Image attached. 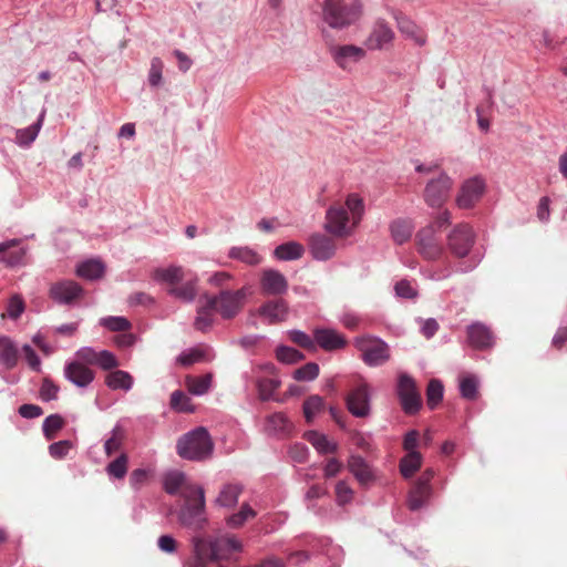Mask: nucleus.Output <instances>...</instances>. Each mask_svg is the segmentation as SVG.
<instances>
[{
    "mask_svg": "<svg viewBox=\"0 0 567 567\" xmlns=\"http://www.w3.org/2000/svg\"><path fill=\"white\" fill-rule=\"evenodd\" d=\"M171 406L178 412H193L194 406L190 399L183 391H174L171 395Z\"/></svg>",
    "mask_w": 567,
    "mask_h": 567,
    "instance_id": "obj_51",
    "label": "nucleus"
},
{
    "mask_svg": "<svg viewBox=\"0 0 567 567\" xmlns=\"http://www.w3.org/2000/svg\"><path fill=\"white\" fill-rule=\"evenodd\" d=\"M20 239H10L0 243V261L7 267H16L23 265L27 250L24 248H18L12 250L20 245Z\"/></svg>",
    "mask_w": 567,
    "mask_h": 567,
    "instance_id": "obj_21",
    "label": "nucleus"
},
{
    "mask_svg": "<svg viewBox=\"0 0 567 567\" xmlns=\"http://www.w3.org/2000/svg\"><path fill=\"white\" fill-rule=\"evenodd\" d=\"M414 224L408 218H396L390 224V233L394 243L402 245L406 243L413 233Z\"/></svg>",
    "mask_w": 567,
    "mask_h": 567,
    "instance_id": "obj_26",
    "label": "nucleus"
},
{
    "mask_svg": "<svg viewBox=\"0 0 567 567\" xmlns=\"http://www.w3.org/2000/svg\"><path fill=\"white\" fill-rule=\"evenodd\" d=\"M125 431L121 426H115L111 436L104 443V451L106 456H112L114 453L118 452L125 441Z\"/></svg>",
    "mask_w": 567,
    "mask_h": 567,
    "instance_id": "obj_43",
    "label": "nucleus"
},
{
    "mask_svg": "<svg viewBox=\"0 0 567 567\" xmlns=\"http://www.w3.org/2000/svg\"><path fill=\"white\" fill-rule=\"evenodd\" d=\"M101 326L110 331L126 332L131 330L132 323L124 317H106L100 321Z\"/></svg>",
    "mask_w": 567,
    "mask_h": 567,
    "instance_id": "obj_50",
    "label": "nucleus"
},
{
    "mask_svg": "<svg viewBox=\"0 0 567 567\" xmlns=\"http://www.w3.org/2000/svg\"><path fill=\"white\" fill-rule=\"evenodd\" d=\"M422 456L419 452L412 451L405 455L400 463L401 474L409 478L421 467Z\"/></svg>",
    "mask_w": 567,
    "mask_h": 567,
    "instance_id": "obj_41",
    "label": "nucleus"
},
{
    "mask_svg": "<svg viewBox=\"0 0 567 567\" xmlns=\"http://www.w3.org/2000/svg\"><path fill=\"white\" fill-rule=\"evenodd\" d=\"M71 447L72 443L70 441L64 440L51 444L49 446V452L53 458L60 460L66 456Z\"/></svg>",
    "mask_w": 567,
    "mask_h": 567,
    "instance_id": "obj_63",
    "label": "nucleus"
},
{
    "mask_svg": "<svg viewBox=\"0 0 567 567\" xmlns=\"http://www.w3.org/2000/svg\"><path fill=\"white\" fill-rule=\"evenodd\" d=\"M395 19L400 32L412 39L417 45L425 44L426 35L412 20L403 16H396Z\"/></svg>",
    "mask_w": 567,
    "mask_h": 567,
    "instance_id": "obj_27",
    "label": "nucleus"
},
{
    "mask_svg": "<svg viewBox=\"0 0 567 567\" xmlns=\"http://www.w3.org/2000/svg\"><path fill=\"white\" fill-rule=\"evenodd\" d=\"M289 312V303L281 297L264 302L258 309V315L268 324H278L285 322L288 319Z\"/></svg>",
    "mask_w": 567,
    "mask_h": 567,
    "instance_id": "obj_14",
    "label": "nucleus"
},
{
    "mask_svg": "<svg viewBox=\"0 0 567 567\" xmlns=\"http://www.w3.org/2000/svg\"><path fill=\"white\" fill-rule=\"evenodd\" d=\"M398 394L403 411L406 414L416 413L422 404L420 392L416 388L415 381L406 375L401 374L398 383Z\"/></svg>",
    "mask_w": 567,
    "mask_h": 567,
    "instance_id": "obj_11",
    "label": "nucleus"
},
{
    "mask_svg": "<svg viewBox=\"0 0 567 567\" xmlns=\"http://www.w3.org/2000/svg\"><path fill=\"white\" fill-rule=\"evenodd\" d=\"M355 227L352 226L351 217L342 204L336 203L327 210L324 228L332 236L346 238Z\"/></svg>",
    "mask_w": 567,
    "mask_h": 567,
    "instance_id": "obj_6",
    "label": "nucleus"
},
{
    "mask_svg": "<svg viewBox=\"0 0 567 567\" xmlns=\"http://www.w3.org/2000/svg\"><path fill=\"white\" fill-rule=\"evenodd\" d=\"M396 295L401 298L414 299L417 296V290L411 281L402 279L394 286Z\"/></svg>",
    "mask_w": 567,
    "mask_h": 567,
    "instance_id": "obj_60",
    "label": "nucleus"
},
{
    "mask_svg": "<svg viewBox=\"0 0 567 567\" xmlns=\"http://www.w3.org/2000/svg\"><path fill=\"white\" fill-rule=\"evenodd\" d=\"M212 381L213 374L210 373L200 377L187 375L185 378V385L192 394L203 395L209 390Z\"/></svg>",
    "mask_w": 567,
    "mask_h": 567,
    "instance_id": "obj_36",
    "label": "nucleus"
},
{
    "mask_svg": "<svg viewBox=\"0 0 567 567\" xmlns=\"http://www.w3.org/2000/svg\"><path fill=\"white\" fill-rule=\"evenodd\" d=\"M349 412L357 417H365L370 413L369 385L361 383L349 392L346 398Z\"/></svg>",
    "mask_w": 567,
    "mask_h": 567,
    "instance_id": "obj_15",
    "label": "nucleus"
},
{
    "mask_svg": "<svg viewBox=\"0 0 567 567\" xmlns=\"http://www.w3.org/2000/svg\"><path fill=\"white\" fill-rule=\"evenodd\" d=\"M484 188L485 184L478 177L465 181L456 197V205L463 209L473 207L482 197Z\"/></svg>",
    "mask_w": 567,
    "mask_h": 567,
    "instance_id": "obj_17",
    "label": "nucleus"
},
{
    "mask_svg": "<svg viewBox=\"0 0 567 567\" xmlns=\"http://www.w3.org/2000/svg\"><path fill=\"white\" fill-rule=\"evenodd\" d=\"M343 206L351 217L352 226H358L364 212L363 199L358 194H350Z\"/></svg>",
    "mask_w": 567,
    "mask_h": 567,
    "instance_id": "obj_40",
    "label": "nucleus"
},
{
    "mask_svg": "<svg viewBox=\"0 0 567 567\" xmlns=\"http://www.w3.org/2000/svg\"><path fill=\"white\" fill-rule=\"evenodd\" d=\"M96 364L103 370H111L117 368L120 362L112 352L103 350L99 352Z\"/></svg>",
    "mask_w": 567,
    "mask_h": 567,
    "instance_id": "obj_61",
    "label": "nucleus"
},
{
    "mask_svg": "<svg viewBox=\"0 0 567 567\" xmlns=\"http://www.w3.org/2000/svg\"><path fill=\"white\" fill-rule=\"evenodd\" d=\"M216 315L218 313L216 312L213 300H210V295H203L198 301L194 328L198 331L206 332L214 326Z\"/></svg>",
    "mask_w": 567,
    "mask_h": 567,
    "instance_id": "obj_18",
    "label": "nucleus"
},
{
    "mask_svg": "<svg viewBox=\"0 0 567 567\" xmlns=\"http://www.w3.org/2000/svg\"><path fill=\"white\" fill-rule=\"evenodd\" d=\"M164 62L155 56L151 60V66L148 71V83L151 86L156 87L162 84L163 80Z\"/></svg>",
    "mask_w": 567,
    "mask_h": 567,
    "instance_id": "obj_54",
    "label": "nucleus"
},
{
    "mask_svg": "<svg viewBox=\"0 0 567 567\" xmlns=\"http://www.w3.org/2000/svg\"><path fill=\"white\" fill-rule=\"evenodd\" d=\"M310 252L317 260H328L332 258L337 250L334 238L324 234H315L309 240Z\"/></svg>",
    "mask_w": 567,
    "mask_h": 567,
    "instance_id": "obj_19",
    "label": "nucleus"
},
{
    "mask_svg": "<svg viewBox=\"0 0 567 567\" xmlns=\"http://www.w3.org/2000/svg\"><path fill=\"white\" fill-rule=\"evenodd\" d=\"M453 181L442 173L437 178L429 181L424 188L423 198L432 208H440L450 198Z\"/></svg>",
    "mask_w": 567,
    "mask_h": 567,
    "instance_id": "obj_9",
    "label": "nucleus"
},
{
    "mask_svg": "<svg viewBox=\"0 0 567 567\" xmlns=\"http://www.w3.org/2000/svg\"><path fill=\"white\" fill-rule=\"evenodd\" d=\"M228 257L240 260L249 266H256L261 261V257L248 247H233L228 252Z\"/></svg>",
    "mask_w": 567,
    "mask_h": 567,
    "instance_id": "obj_42",
    "label": "nucleus"
},
{
    "mask_svg": "<svg viewBox=\"0 0 567 567\" xmlns=\"http://www.w3.org/2000/svg\"><path fill=\"white\" fill-rule=\"evenodd\" d=\"M337 502L340 505H344L351 502L353 497V491L346 481H340L336 485Z\"/></svg>",
    "mask_w": 567,
    "mask_h": 567,
    "instance_id": "obj_62",
    "label": "nucleus"
},
{
    "mask_svg": "<svg viewBox=\"0 0 567 567\" xmlns=\"http://www.w3.org/2000/svg\"><path fill=\"white\" fill-rule=\"evenodd\" d=\"M204 358V352L199 349H193L188 352H183L177 358L178 363L185 367H189L195 362L200 361Z\"/></svg>",
    "mask_w": 567,
    "mask_h": 567,
    "instance_id": "obj_64",
    "label": "nucleus"
},
{
    "mask_svg": "<svg viewBox=\"0 0 567 567\" xmlns=\"http://www.w3.org/2000/svg\"><path fill=\"white\" fill-rule=\"evenodd\" d=\"M268 426L277 432H288L291 424L284 413H275L267 420Z\"/></svg>",
    "mask_w": 567,
    "mask_h": 567,
    "instance_id": "obj_57",
    "label": "nucleus"
},
{
    "mask_svg": "<svg viewBox=\"0 0 567 567\" xmlns=\"http://www.w3.org/2000/svg\"><path fill=\"white\" fill-rule=\"evenodd\" d=\"M259 394L262 400H267L280 386V382L276 379L262 378L257 383Z\"/></svg>",
    "mask_w": 567,
    "mask_h": 567,
    "instance_id": "obj_56",
    "label": "nucleus"
},
{
    "mask_svg": "<svg viewBox=\"0 0 567 567\" xmlns=\"http://www.w3.org/2000/svg\"><path fill=\"white\" fill-rule=\"evenodd\" d=\"M288 337L291 342L303 348L305 350L312 352L317 349L315 338L312 339L310 336L300 330L288 331Z\"/></svg>",
    "mask_w": 567,
    "mask_h": 567,
    "instance_id": "obj_52",
    "label": "nucleus"
},
{
    "mask_svg": "<svg viewBox=\"0 0 567 567\" xmlns=\"http://www.w3.org/2000/svg\"><path fill=\"white\" fill-rule=\"evenodd\" d=\"M103 274L104 265L96 259L83 261L76 267V275L89 280L99 279L103 276Z\"/></svg>",
    "mask_w": 567,
    "mask_h": 567,
    "instance_id": "obj_35",
    "label": "nucleus"
},
{
    "mask_svg": "<svg viewBox=\"0 0 567 567\" xmlns=\"http://www.w3.org/2000/svg\"><path fill=\"white\" fill-rule=\"evenodd\" d=\"M288 280L278 270L268 268L260 274V291L264 296L281 297L287 293Z\"/></svg>",
    "mask_w": 567,
    "mask_h": 567,
    "instance_id": "obj_12",
    "label": "nucleus"
},
{
    "mask_svg": "<svg viewBox=\"0 0 567 567\" xmlns=\"http://www.w3.org/2000/svg\"><path fill=\"white\" fill-rule=\"evenodd\" d=\"M65 378L80 388L87 386L94 380V372L79 361L69 363L64 369Z\"/></svg>",
    "mask_w": 567,
    "mask_h": 567,
    "instance_id": "obj_23",
    "label": "nucleus"
},
{
    "mask_svg": "<svg viewBox=\"0 0 567 567\" xmlns=\"http://www.w3.org/2000/svg\"><path fill=\"white\" fill-rule=\"evenodd\" d=\"M468 343L475 349H486L493 346V333L483 323L475 322L467 328Z\"/></svg>",
    "mask_w": 567,
    "mask_h": 567,
    "instance_id": "obj_24",
    "label": "nucleus"
},
{
    "mask_svg": "<svg viewBox=\"0 0 567 567\" xmlns=\"http://www.w3.org/2000/svg\"><path fill=\"white\" fill-rule=\"evenodd\" d=\"M306 440L321 454L336 453L338 444L329 441L324 434L317 431H309L305 434Z\"/></svg>",
    "mask_w": 567,
    "mask_h": 567,
    "instance_id": "obj_30",
    "label": "nucleus"
},
{
    "mask_svg": "<svg viewBox=\"0 0 567 567\" xmlns=\"http://www.w3.org/2000/svg\"><path fill=\"white\" fill-rule=\"evenodd\" d=\"M25 303L21 296L14 295L10 298L7 306V313L9 318L17 320L24 311Z\"/></svg>",
    "mask_w": 567,
    "mask_h": 567,
    "instance_id": "obj_58",
    "label": "nucleus"
},
{
    "mask_svg": "<svg viewBox=\"0 0 567 567\" xmlns=\"http://www.w3.org/2000/svg\"><path fill=\"white\" fill-rule=\"evenodd\" d=\"M105 384L112 390H131L133 385L132 375L123 370H115L105 377Z\"/></svg>",
    "mask_w": 567,
    "mask_h": 567,
    "instance_id": "obj_32",
    "label": "nucleus"
},
{
    "mask_svg": "<svg viewBox=\"0 0 567 567\" xmlns=\"http://www.w3.org/2000/svg\"><path fill=\"white\" fill-rule=\"evenodd\" d=\"M196 284V279H190L181 286L169 287L167 292L184 302H192L197 296Z\"/></svg>",
    "mask_w": 567,
    "mask_h": 567,
    "instance_id": "obj_37",
    "label": "nucleus"
},
{
    "mask_svg": "<svg viewBox=\"0 0 567 567\" xmlns=\"http://www.w3.org/2000/svg\"><path fill=\"white\" fill-rule=\"evenodd\" d=\"M333 61L342 70H350L365 56V51L353 44L336 45L330 50Z\"/></svg>",
    "mask_w": 567,
    "mask_h": 567,
    "instance_id": "obj_16",
    "label": "nucleus"
},
{
    "mask_svg": "<svg viewBox=\"0 0 567 567\" xmlns=\"http://www.w3.org/2000/svg\"><path fill=\"white\" fill-rule=\"evenodd\" d=\"M176 450L185 460L204 461L210 457L214 443L205 427H197L178 440Z\"/></svg>",
    "mask_w": 567,
    "mask_h": 567,
    "instance_id": "obj_2",
    "label": "nucleus"
},
{
    "mask_svg": "<svg viewBox=\"0 0 567 567\" xmlns=\"http://www.w3.org/2000/svg\"><path fill=\"white\" fill-rule=\"evenodd\" d=\"M188 486H194L193 484H188L186 482V476L183 472L179 471H172L168 472L164 477V489L166 493L171 495H175L179 488H184L183 496L185 494H188Z\"/></svg>",
    "mask_w": 567,
    "mask_h": 567,
    "instance_id": "obj_29",
    "label": "nucleus"
},
{
    "mask_svg": "<svg viewBox=\"0 0 567 567\" xmlns=\"http://www.w3.org/2000/svg\"><path fill=\"white\" fill-rule=\"evenodd\" d=\"M64 426V420L59 414L49 415L43 422V433L48 440L55 437V434Z\"/></svg>",
    "mask_w": 567,
    "mask_h": 567,
    "instance_id": "obj_49",
    "label": "nucleus"
},
{
    "mask_svg": "<svg viewBox=\"0 0 567 567\" xmlns=\"http://www.w3.org/2000/svg\"><path fill=\"white\" fill-rule=\"evenodd\" d=\"M203 545L206 547L212 561L228 559L233 551L241 550V543L235 536H218L215 538L204 539Z\"/></svg>",
    "mask_w": 567,
    "mask_h": 567,
    "instance_id": "obj_10",
    "label": "nucleus"
},
{
    "mask_svg": "<svg viewBox=\"0 0 567 567\" xmlns=\"http://www.w3.org/2000/svg\"><path fill=\"white\" fill-rule=\"evenodd\" d=\"M83 288L73 280H61L51 285L49 296L55 302L70 305L81 299Z\"/></svg>",
    "mask_w": 567,
    "mask_h": 567,
    "instance_id": "obj_13",
    "label": "nucleus"
},
{
    "mask_svg": "<svg viewBox=\"0 0 567 567\" xmlns=\"http://www.w3.org/2000/svg\"><path fill=\"white\" fill-rule=\"evenodd\" d=\"M393 39L394 32L392 29L385 23L379 22L370 33L365 44L370 50H380L385 44L391 43Z\"/></svg>",
    "mask_w": 567,
    "mask_h": 567,
    "instance_id": "obj_25",
    "label": "nucleus"
},
{
    "mask_svg": "<svg viewBox=\"0 0 567 567\" xmlns=\"http://www.w3.org/2000/svg\"><path fill=\"white\" fill-rule=\"evenodd\" d=\"M257 515L256 511L252 509L249 504L245 503L241 505L238 513H235L227 517L226 523L230 528H239L247 520L255 518Z\"/></svg>",
    "mask_w": 567,
    "mask_h": 567,
    "instance_id": "obj_44",
    "label": "nucleus"
},
{
    "mask_svg": "<svg viewBox=\"0 0 567 567\" xmlns=\"http://www.w3.org/2000/svg\"><path fill=\"white\" fill-rule=\"evenodd\" d=\"M204 546L203 538L194 539V556L188 563L189 567H207L208 561H212Z\"/></svg>",
    "mask_w": 567,
    "mask_h": 567,
    "instance_id": "obj_46",
    "label": "nucleus"
},
{
    "mask_svg": "<svg viewBox=\"0 0 567 567\" xmlns=\"http://www.w3.org/2000/svg\"><path fill=\"white\" fill-rule=\"evenodd\" d=\"M315 343L326 351L342 349L347 344V340L342 334L333 329H316L313 331Z\"/></svg>",
    "mask_w": 567,
    "mask_h": 567,
    "instance_id": "obj_20",
    "label": "nucleus"
},
{
    "mask_svg": "<svg viewBox=\"0 0 567 567\" xmlns=\"http://www.w3.org/2000/svg\"><path fill=\"white\" fill-rule=\"evenodd\" d=\"M45 116V110L39 115L37 123L30 125L27 128L19 130L17 132L16 138L17 143L21 146H29L38 136L40 128L42 126L43 120Z\"/></svg>",
    "mask_w": 567,
    "mask_h": 567,
    "instance_id": "obj_38",
    "label": "nucleus"
},
{
    "mask_svg": "<svg viewBox=\"0 0 567 567\" xmlns=\"http://www.w3.org/2000/svg\"><path fill=\"white\" fill-rule=\"evenodd\" d=\"M446 239L451 254L457 258H464L475 243V234L468 224L461 223L451 230Z\"/></svg>",
    "mask_w": 567,
    "mask_h": 567,
    "instance_id": "obj_8",
    "label": "nucleus"
},
{
    "mask_svg": "<svg viewBox=\"0 0 567 567\" xmlns=\"http://www.w3.org/2000/svg\"><path fill=\"white\" fill-rule=\"evenodd\" d=\"M0 361L12 369L18 363V349L9 337H0Z\"/></svg>",
    "mask_w": 567,
    "mask_h": 567,
    "instance_id": "obj_31",
    "label": "nucleus"
},
{
    "mask_svg": "<svg viewBox=\"0 0 567 567\" xmlns=\"http://www.w3.org/2000/svg\"><path fill=\"white\" fill-rule=\"evenodd\" d=\"M417 252L426 260H439L444 248L434 225L421 228L415 236Z\"/></svg>",
    "mask_w": 567,
    "mask_h": 567,
    "instance_id": "obj_7",
    "label": "nucleus"
},
{
    "mask_svg": "<svg viewBox=\"0 0 567 567\" xmlns=\"http://www.w3.org/2000/svg\"><path fill=\"white\" fill-rule=\"evenodd\" d=\"M432 495V487L414 484L409 493L408 506L411 511H417L423 507Z\"/></svg>",
    "mask_w": 567,
    "mask_h": 567,
    "instance_id": "obj_33",
    "label": "nucleus"
},
{
    "mask_svg": "<svg viewBox=\"0 0 567 567\" xmlns=\"http://www.w3.org/2000/svg\"><path fill=\"white\" fill-rule=\"evenodd\" d=\"M248 288L243 287L237 290L221 289L217 295H210V300L216 308V312L224 319L236 318L245 307Z\"/></svg>",
    "mask_w": 567,
    "mask_h": 567,
    "instance_id": "obj_4",
    "label": "nucleus"
},
{
    "mask_svg": "<svg viewBox=\"0 0 567 567\" xmlns=\"http://www.w3.org/2000/svg\"><path fill=\"white\" fill-rule=\"evenodd\" d=\"M323 409V399L319 395H310L303 402V414L306 421L311 423L318 412Z\"/></svg>",
    "mask_w": 567,
    "mask_h": 567,
    "instance_id": "obj_48",
    "label": "nucleus"
},
{
    "mask_svg": "<svg viewBox=\"0 0 567 567\" xmlns=\"http://www.w3.org/2000/svg\"><path fill=\"white\" fill-rule=\"evenodd\" d=\"M128 468V456L125 453L118 455L115 460L107 464L106 473L117 480L125 477Z\"/></svg>",
    "mask_w": 567,
    "mask_h": 567,
    "instance_id": "obj_45",
    "label": "nucleus"
},
{
    "mask_svg": "<svg viewBox=\"0 0 567 567\" xmlns=\"http://www.w3.org/2000/svg\"><path fill=\"white\" fill-rule=\"evenodd\" d=\"M355 348L361 352L362 360L370 367H379L390 359V348L386 342L375 337H358Z\"/></svg>",
    "mask_w": 567,
    "mask_h": 567,
    "instance_id": "obj_5",
    "label": "nucleus"
},
{
    "mask_svg": "<svg viewBox=\"0 0 567 567\" xmlns=\"http://www.w3.org/2000/svg\"><path fill=\"white\" fill-rule=\"evenodd\" d=\"M276 357L280 362L287 364L299 362L305 358L300 351L286 346L277 348Z\"/></svg>",
    "mask_w": 567,
    "mask_h": 567,
    "instance_id": "obj_53",
    "label": "nucleus"
},
{
    "mask_svg": "<svg viewBox=\"0 0 567 567\" xmlns=\"http://www.w3.org/2000/svg\"><path fill=\"white\" fill-rule=\"evenodd\" d=\"M319 375V365L315 362H309L293 372V378L297 381H312Z\"/></svg>",
    "mask_w": 567,
    "mask_h": 567,
    "instance_id": "obj_55",
    "label": "nucleus"
},
{
    "mask_svg": "<svg viewBox=\"0 0 567 567\" xmlns=\"http://www.w3.org/2000/svg\"><path fill=\"white\" fill-rule=\"evenodd\" d=\"M243 492L240 484L228 483L225 484L218 496L215 499V504L221 507H233L238 503V498Z\"/></svg>",
    "mask_w": 567,
    "mask_h": 567,
    "instance_id": "obj_28",
    "label": "nucleus"
},
{
    "mask_svg": "<svg viewBox=\"0 0 567 567\" xmlns=\"http://www.w3.org/2000/svg\"><path fill=\"white\" fill-rule=\"evenodd\" d=\"M443 398V384L433 379L429 382L426 389V402L430 409H435Z\"/></svg>",
    "mask_w": 567,
    "mask_h": 567,
    "instance_id": "obj_47",
    "label": "nucleus"
},
{
    "mask_svg": "<svg viewBox=\"0 0 567 567\" xmlns=\"http://www.w3.org/2000/svg\"><path fill=\"white\" fill-rule=\"evenodd\" d=\"M184 495L185 504L181 509V522L194 529H202L206 524L205 494L200 486H188Z\"/></svg>",
    "mask_w": 567,
    "mask_h": 567,
    "instance_id": "obj_3",
    "label": "nucleus"
},
{
    "mask_svg": "<svg viewBox=\"0 0 567 567\" xmlns=\"http://www.w3.org/2000/svg\"><path fill=\"white\" fill-rule=\"evenodd\" d=\"M362 14L360 0H324L322 20L330 28L343 30L354 24Z\"/></svg>",
    "mask_w": 567,
    "mask_h": 567,
    "instance_id": "obj_1",
    "label": "nucleus"
},
{
    "mask_svg": "<svg viewBox=\"0 0 567 567\" xmlns=\"http://www.w3.org/2000/svg\"><path fill=\"white\" fill-rule=\"evenodd\" d=\"M305 248L297 241L281 244L275 249V257L279 260H296L303 256Z\"/></svg>",
    "mask_w": 567,
    "mask_h": 567,
    "instance_id": "obj_34",
    "label": "nucleus"
},
{
    "mask_svg": "<svg viewBox=\"0 0 567 567\" xmlns=\"http://www.w3.org/2000/svg\"><path fill=\"white\" fill-rule=\"evenodd\" d=\"M184 278V269L179 266H171L165 269L155 270V279L168 284L169 287H176Z\"/></svg>",
    "mask_w": 567,
    "mask_h": 567,
    "instance_id": "obj_39",
    "label": "nucleus"
},
{
    "mask_svg": "<svg viewBox=\"0 0 567 567\" xmlns=\"http://www.w3.org/2000/svg\"><path fill=\"white\" fill-rule=\"evenodd\" d=\"M461 393L465 399L474 400L477 394V381L474 377L463 378L460 384Z\"/></svg>",
    "mask_w": 567,
    "mask_h": 567,
    "instance_id": "obj_59",
    "label": "nucleus"
},
{
    "mask_svg": "<svg viewBox=\"0 0 567 567\" xmlns=\"http://www.w3.org/2000/svg\"><path fill=\"white\" fill-rule=\"evenodd\" d=\"M348 470L363 486L374 481V474L370 465L360 456L351 454L348 458Z\"/></svg>",
    "mask_w": 567,
    "mask_h": 567,
    "instance_id": "obj_22",
    "label": "nucleus"
}]
</instances>
